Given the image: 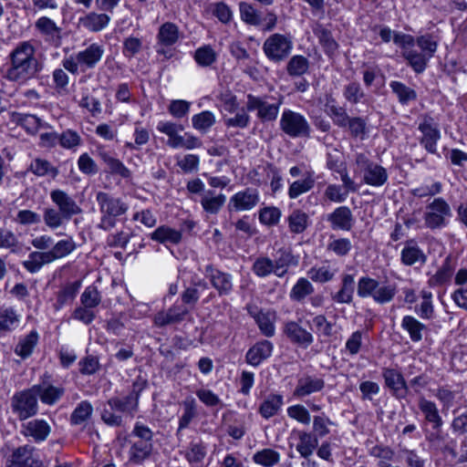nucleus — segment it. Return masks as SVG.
<instances>
[{
  "label": "nucleus",
  "instance_id": "a211bd4d",
  "mask_svg": "<svg viewBox=\"0 0 467 467\" xmlns=\"http://www.w3.org/2000/svg\"><path fill=\"white\" fill-rule=\"evenodd\" d=\"M275 270V276L283 277L288 269L298 265V257L289 248L278 249L272 259Z\"/></svg>",
  "mask_w": 467,
  "mask_h": 467
},
{
  "label": "nucleus",
  "instance_id": "e2e57ef3",
  "mask_svg": "<svg viewBox=\"0 0 467 467\" xmlns=\"http://www.w3.org/2000/svg\"><path fill=\"white\" fill-rule=\"evenodd\" d=\"M378 285H379L378 280L368 276H362L358 282V296L362 298L368 296L373 298Z\"/></svg>",
  "mask_w": 467,
  "mask_h": 467
},
{
  "label": "nucleus",
  "instance_id": "37998d69",
  "mask_svg": "<svg viewBox=\"0 0 467 467\" xmlns=\"http://www.w3.org/2000/svg\"><path fill=\"white\" fill-rule=\"evenodd\" d=\"M80 286V281L69 283L63 286L57 293V303L55 305L56 309H60L65 305L71 303L75 299Z\"/></svg>",
  "mask_w": 467,
  "mask_h": 467
},
{
  "label": "nucleus",
  "instance_id": "6e6d98bb",
  "mask_svg": "<svg viewBox=\"0 0 467 467\" xmlns=\"http://www.w3.org/2000/svg\"><path fill=\"white\" fill-rule=\"evenodd\" d=\"M327 251L332 252L337 256H346L349 254L352 249V244L349 239L340 237L335 238L330 237V241L327 246Z\"/></svg>",
  "mask_w": 467,
  "mask_h": 467
},
{
  "label": "nucleus",
  "instance_id": "603ef678",
  "mask_svg": "<svg viewBox=\"0 0 467 467\" xmlns=\"http://www.w3.org/2000/svg\"><path fill=\"white\" fill-rule=\"evenodd\" d=\"M309 61L306 57L296 55L290 58L286 66L288 75L292 77H300L307 72Z\"/></svg>",
  "mask_w": 467,
  "mask_h": 467
},
{
  "label": "nucleus",
  "instance_id": "f3484780",
  "mask_svg": "<svg viewBox=\"0 0 467 467\" xmlns=\"http://www.w3.org/2000/svg\"><path fill=\"white\" fill-rule=\"evenodd\" d=\"M205 276L210 280L212 285L218 292L219 296H227L233 290V278L228 273H224L212 265L205 266Z\"/></svg>",
  "mask_w": 467,
  "mask_h": 467
},
{
  "label": "nucleus",
  "instance_id": "4468645a",
  "mask_svg": "<svg viewBox=\"0 0 467 467\" xmlns=\"http://www.w3.org/2000/svg\"><path fill=\"white\" fill-rule=\"evenodd\" d=\"M175 25L167 22L159 29L157 35L156 52L162 56L163 59H169L173 57L175 52Z\"/></svg>",
  "mask_w": 467,
  "mask_h": 467
},
{
  "label": "nucleus",
  "instance_id": "49530a36",
  "mask_svg": "<svg viewBox=\"0 0 467 467\" xmlns=\"http://www.w3.org/2000/svg\"><path fill=\"white\" fill-rule=\"evenodd\" d=\"M326 108L327 115L331 118L336 126L339 128H347L351 117L348 116L346 109L336 105L333 100L331 102H327Z\"/></svg>",
  "mask_w": 467,
  "mask_h": 467
},
{
  "label": "nucleus",
  "instance_id": "ea45409f",
  "mask_svg": "<svg viewBox=\"0 0 467 467\" xmlns=\"http://www.w3.org/2000/svg\"><path fill=\"white\" fill-rule=\"evenodd\" d=\"M19 315L11 306L0 307V335L15 329L20 321Z\"/></svg>",
  "mask_w": 467,
  "mask_h": 467
},
{
  "label": "nucleus",
  "instance_id": "c9c22d12",
  "mask_svg": "<svg viewBox=\"0 0 467 467\" xmlns=\"http://www.w3.org/2000/svg\"><path fill=\"white\" fill-rule=\"evenodd\" d=\"M24 434L32 437L36 441H45L51 431L49 424L44 420H32L24 425Z\"/></svg>",
  "mask_w": 467,
  "mask_h": 467
},
{
  "label": "nucleus",
  "instance_id": "f704fd0d",
  "mask_svg": "<svg viewBox=\"0 0 467 467\" xmlns=\"http://www.w3.org/2000/svg\"><path fill=\"white\" fill-rule=\"evenodd\" d=\"M454 272V265L451 257H446L442 265L435 274L430 276L428 284L430 286H442L449 284Z\"/></svg>",
  "mask_w": 467,
  "mask_h": 467
},
{
  "label": "nucleus",
  "instance_id": "bf43d9fd",
  "mask_svg": "<svg viewBox=\"0 0 467 467\" xmlns=\"http://www.w3.org/2000/svg\"><path fill=\"white\" fill-rule=\"evenodd\" d=\"M150 238L156 242L161 243L166 245L167 248H170L169 244H175V231L167 226H160L158 227L151 234ZM171 254H172V251Z\"/></svg>",
  "mask_w": 467,
  "mask_h": 467
},
{
  "label": "nucleus",
  "instance_id": "6ab92c4d",
  "mask_svg": "<svg viewBox=\"0 0 467 467\" xmlns=\"http://www.w3.org/2000/svg\"><path fill=\"white\" fill-rule=\"evenodd\" d=\"M32 388L36 398L38 397L42 403L49 406L56 404L65 393L64 388L54 386L47 381L34 385Z\"/></svg>",
  "mask_w": 467,
  "mask_h": 467
},
{
  "label": "nucleus",
  "instance_id": "79ce46f5",
  "mask_svg": "<svg viewBox=\"0 0 467 467\" xmlns=\"http://www.w3.org/2000/svg\"><path fill=\"white\" fill-rule=\"evenodd\" d=\"M38 338V333L36 330H32L29 334L20 338L16 346L15 353L22 358H28L36 346Z\"/></svg>",
  "mask_w": 467,
  "mask_h": 467
},
{
  "label": "nucleus",
  "instance_id": "bb28decb",
  "mask_svg": "<svg viewBox=\"0 0 467 467\" xmlns=\"http://www.w3.org/2000/svg\"><path fill=\"white\" fill-rule=\"evenodd\" d=\"M454 283L459 286L452 294L451 299L455 305L467 312V269L461 268L457 271Z\"/></svg>",
  "mask_w": 467,
  "mask_h": 467
},
{
  "label": "nucleus",
  "instance_id": "5fc2aeb1",
  "mask_svg": "<svg viewBox=\"0 0 467 467\" xmlns=\"http://www.w3.org/2000/svg\"><path fill=\"white\" fill-rule=\"evenodd\" d=\"M315 186V179L312 175H308L304 180L294 182L288 189V196L290 199H296L299 195L312 190Z\"/></svg>",
  "mask_w": 467,
  "mask_h": 467
},
{
  "label": "nucleus",
  "instance_id": "f03ea898",
  "mask_svg": "<svg viewBox=\"0 0 467 467\" xmlns=\"http://www.w3.org/2000/svg\"><path fill=\"white\" fill-rule=\"evenodd\" d=\"M76 248L77 244L72 237L62 239L53 243L52 248L47 252H31L22 265L27 272L35 274L44 265L67 256Z\"/></svg>",
  "mask_w": 467,
  "mask_h": 467
},
{
  "label": "nucleus",
  "instance_id": "b1692460",
  "mask_svg": "<svg viewBox=\"0 0 467 467\" xmlns=\"http://www.w3.org/2000/svg\"><path fill=\"white\" fill-rule=\"evenodd\" d=\"M327 221L333 230L349 231L354 224V217L351 210L348 206H339L336 208L327 216Z\"/></svg>",
  "mask_w": 467,
  "mask_h": 467
},
{
  "label": "nucleus",
  "instance_id": "393cba45",
  "mask_svg": "<svg viewBox=\"0 0 467 467\" xmlns=\"http://www.w3.org/2000/svg\"><path fill=\"white\" fill-rule=\"evenodd\" d=\"M273 348V344L268 340L255 343L246 353V362L254 367L259 366L272 355Z\"/></svg>",
  "mask_w": 467,
  "mask_h": 467
},
{
  "label": "nucleus",
  "instance_id": "72a5a7b5",
  "mask_svg": "<svg viewBox=\"0 0 467 467\" xmlns=\"http://www.w3.org/2000/svg\"><path fill=\"white\" fill-rule=\"evenodd\" d=\"M283 405L284 397L281 394L271 393L263 400L258 412L264 419L268 420L278 414Z\"/></svg>",
  "mask_w": 467,
  "mask_h": 467
},
{
  "label": "nucleus",
  "instance_id": "a19ab883",
  "mask_svg": "<svg viewBox=\"0 0 467 467\" xmlns=\"http://www.w3.org/2000/svg\"><path fill=\"white\" fill-rule=\"evenodd\" d=\"M401 327L408 332L412 342H419L423 337L426 326L412 316H405L401 321Z\"/></svg>",
  "mask_w": 467,
  "mask_h": 467
},
{
  "label": "nucleus",
  "instance_id": "338daca9",
  "mask_svg": "<svg viewBox=\"0 0 467 467\" xmlns=\"http://www.w3.org/2000/svg\"><path fill=\"white\" fill-rule=\"evenodd\" d=\"M307 275L312 281L323 284L334 278L335 271L329 266L312 267L308 270Z\"/></svg>",
  "mask_w": 467,
  "mask_h": 467
},
{
  "label": "nucleus",
  "instance_id": "0eeeda50",
  "mask_svg": "<svg viewBox=\"0 0 467 467\" xmlns=\"http://www.w3.org/2000/svg\"><path fill=\"white\" fill-rule=\"evenodd\" d=\"M293 49L291 37L275 33L269 36L263 44V51L265 57L274 63L285 60Z\"/></svg>",
  "mask_w": 467,
  "mask_h": 467
},
{
  "label": "nucleus",
  "instance_id": "a878e982",
  "mask_svg": "<svg viewBox=\"0 0 467 467\" xmlns=\"http://www.w3.org/2000/svg\"><path fill=\"white\" fill-rule=\"evenodd\" d=\"M418 406L420 410L424 415L425 420L431 423L432 430L440 431L443 425V420L440 415V411L436 403L427 400L424 397H420L419 399Z\"/></svg>",
  "mask_w": 467,
  "mask_h": 467
},
{
  "label": "nucleus",
  "instance_id": "5701e85b",
  "mask_svg": "<svg viewBox=\"0 0 467 467\" xmlns=\"http://www.w3.org/2000/svg\"><path fill=\"white\" fill-rule=\"evenodd\" d=\"M9 121L16 126H21L28 134H36L41 128L47 127L38 117L32 114H24L16 111L8 113Z\"/></svg>",
  "mask_w": 467,
  "mask_h": 467
},
{
  "label": "nucleus",
  "instance_id": "f257e3e1",
  "mask_svg": "<svg viewBox=\"0 0 467 467\" xmlns=\"http://www.w3.org/2000/svg\"><path fill=\"white\" fill-rule=\"evenodd\" d=\"M36 49L30 41L19 43L9 54L5 78L24 84L42 70L43 65L36 57Z\"/></svg>",
  "mask_w": 467,
  "mask_h": 467
},
{
  "label": "nucleus",
  "instance_id": "cd10ccee",
  "mask_svg": "<svg viewBox=\"0 0 467 467\" xmlns=\"http://www.w3.org/2000/svg\"><path fill=\"white\" fill-rule=\"evenodd\" d=\"M324 387L325 381L322 379L306 376L298 379L293 394L295 397L304 398L322 390Z\"/></svg>",
  "mask_w": 467,
  "mask_h": 467
},
{
  "label": "nucleus",
  "instance_id": "864d4df0",
  "mask_svg": "<svg viewBox=\"0 0 467 467\" xmlns=\"http://www.w3.org/2000/svg\"><path fill=\"white\" fill-rule=\"evenodd\" d=\"M241 19L251 26H259L261 24L260 12L254 7L252 4L241 2L239 4Z\"/></svg>",
  "mask_w": 467,
  "mask_h": 467
},
{
  "label": "nucleus",
  "instance_id": "ddd939ff",
  "mask_svg": "<svg viewBox=\"0 0 467 467\" xmlns=\"http://www.w3.org/2000/svg\"><path fill=\"white\" fill-rule=\"evenodd\" d=\"M260 202L259 192L255 188H245L234 193L229 200L228 210L234 212L251 211Z\"/></svg>",
  "mask_w": 467,
  "mask_h": 467
},
{
  "label": "nucleus",
  "instance_id": "dca6fc26",
  "mask_svg": "<svg viewBox=\"0 0 467 467\" xmlns=\"http://www.w3.org/2000/svg\"><path fill=\"white\" fill-rule=\"evenodd\" d=\"M36 29L44 37V39L55 47H58L62 43V28L55 21L47 16L39 17L35 23Z\"/></svg>",
  "mask_w": 467,
  "mask_h": 467
},
{
  "label": "nucleus",
  "instance_id": "a18cd8bd",
  "mask_svg": "<svg viewBox=\"0 0 467 467\" xmlns=\"http://www.w3.org/2000/svg\"><path fill=\"white\" fill-rule=\"evenodd\" d=\"M280 453L270 448L258 451L253 455L254 462L264 467H273L280 462Z\"/></svg>",
  "mask_w": 467,
  "mask_h": 467
},
{
  "label": "nucleus",
  "instance_id": "9d476101",
  "mask_svg": "<svg viewBox=\"0 0 467 467\" xmlns=\"http://www.w3.org/2000/svg\"><path fill=\"white\" fill-rule=\"evenodd\" d=\"M11 408L20 420H26L37 413L38 404L33 388L16 392L11 399Z\"/></svg>",
  "mask_w": 467,
  "mask_h": 467
},
{
  "label": "nucleus",
  "instance_id": "8fccbe9b",
  "mask_svg": "<svg viewBox=\"0 0 467 467\" xmlns=\"http://www.w3.org/2000/svg\"><path fill=\"white\" fill-rule=\"evenodd\" d=\"M290 232L294 234L303 233L308 224V215L299 210H294L287 218Z\"/></svg>",
  "mask_w": 467,
  "mask_h": 467
},
{
  "label": "nucleus",
  "instance_id": "6e6552de",
  "mask_svg": "<svg viewBox=\"0 0 467 467\" xmlns=\"http://www.w3.org/2000/svg\"><path fill=\"white\" fill-rule=\"evenodd\" d=\"M451 215L450 204L443 198L438 197L427 204L423 217L426 227L433 230L444 227Z\"/></svg>",
  "mask_w": 467,
  "mask_h": 467
},
{
  "label": "nucleus",
  "instance_id": "0e129e2a",
  "mask_svg": "<svg viewBox=\"0 0 467 467\" xmlns=\"http://www.w3.org/2000/svg\"><path fill=\"white\" fill-rule=\"evenodd\" d=\"M397 294V288L395 285H378L373 300L380 305L389 303L393 300Z\"/></svg>",
  "mask_w": 467,
  "mask_h": 467
},
{
  "label": "nucleus",
  "instance_id": "2f4dec72",
  "mask_svg": "<svg viewBox=\"0 0 467 467\" xmlns=\"http://www.w3.org/2000/svg\"><path fill=\"white\" fill-rule=\"evenodd\" d=\"M110 17L106 13L89 12L79 18V24L91 32H99L109 24Z\"/></svg>",
  "mask_w": 467,
  "mask_h": 467
},
{
  "label": "nucleus",
  "instance_id": "f8f14e48",
  "mask_svg": "<svg viewBox=\"0 0 467 467\" xmlns=\"http://www.w3.org/2000/svg\"><path fill=\"white\" fill-rule=\"evenodd\" d=\"M418 129L422 134L420 144L428 152L436 153L437 142L441 139L438 123L431 116L425 114L421 116Z\"/></svg>",
  "mask_w": 467,
  "mask_h": 467
},
{
  "label": "nucleus",
  "instance_id": "de8ad7c7",
  "mask_svg": "<svg viewBox=\"0 0 467 467\" xmlns=\"http://www.w3.org/2000/svg\"><path fill=\"white\" fill-rule=\"evenodd\" d=\"M253 273L258 277H266L270 275H275V270L272 258L266 255H260L254 259L252 265Z\"/></svg>",
  "mask_w": 467,
  "mask_h": 467
},
{
  "label": "nucleus",
  "instance_id": "c03bdc74",
  "mask_svg": "<svg viewBox=\"0 0 467 467\" xmlns=\"http://www.w3.org/2000/svg\"><path fill=\"white\" fill-rule=\"evenodd\" d=\"M389 88L397 96L398 100L401 105H407L410 101H415L417 99L416 91L400 81H391L389 83Z\"/></svg>",
  "mask_w": 467,
  "mask_h": 467
},
{
  "label": "nucleus",
  "instance_id": "7ed1b4c3",
  "mask_svg": "<svg viewBox=\"0 0 467 467\" xmlns=\"http://www.w3.org/2000/svg\"><path fill=\"white\" fill-rule=\"evenodd\" d=\"M96 201L99 208L100 221L98 228L110 231L117 224L118 218L129 211V204L122 199L99 191L96 193Z\"/></svg>",
  "mask_w": 467,
  "mask_h": 467
},
{
  "label": "nucleus",
  "instance_id": "1a4fd4ad",
  "mask_svg": "<svg viewBox=\"0 0 467 467\" xmlns=\"http://www.w3.org/2000/svg\"><path fill=\"white\" fill-rule=\"evenodd\" d=\"M280 129L291 138L309 137L311 131L306 119L291 109L283 111L280 119Z\"/></svg>",
  "mask_w": 467,
  "mask_h": 467
},
{
  "label": "nucleus",
  "instance_id": "69168bd1",
  "mask_svg": "<svg viewBox=\"0 0 467 467\" xmlns=\"http://www.w3.org/2000/svg\"><path fill=\"white\" fill-rule=\"evenodd\" d=\"M347 127L352 137L359 138L360 140H364L367 137V122L363 118L351 117Z\"/></svg>",
  "mask_w": 467,
  "mask_h": 467
},
{
  "label": "nucleus",
  "instance_id": "aec40b11",
  "mask_svg": "<svg viewBox=\"0 0 467 467\" xmlns=\"http://www.w3.org/2000/svg\"><path fill=\"white\" fill-rule=\"evenodd\" d=\"M382 376L393 396L397 399H404L407 397L409 389L400 372L393 368H386L383 370Z\"/></svg>",
  "mask_w": 467,
  "mask_h": 467
},
{
  "label": "nucleus",
  "instance_id": "052dcab7",
  "mask_svg": "<svg viewBox=\"0 0 467 467\" xmlns=\"http://www.w3.org/2000/svg\"><path fill=\"white\" fill-rule=\"evenodd\" d=\"M194 58L199 66L209 67L216 61L217 54L212 47L203 46L196 49Z\"/></svg>",
  "mask_w": 467,
  "mask_h": 467
},
{
  "label": "nucleus",
  "instance_id": "13d9d810",
  "mask_svg": "<svg viewBox=\"0 0 467 467\" xmlns=\"http://www.w3.org/2000/svg\"><path fill=\"white\" fill-rule=\"evenodd\" d=\"M82 306L93 310L101 303V295L95 285H89L85 288L80 296Z\"/></svg>",
  "mask_w": 467,
  "mask_h": 467
},
{
  "label": "nucleus",
  "instance_id": "680f3d73",
  "mask_svg": "<svg viewBox=\"0 0 467 467\" xmlns=\"http://www.w3.org/2000/svg\"><path fill=\"white\" fill-rule=\"evenodd\" d=\"M192 121L195 130L206 132L215 123V117L211 111L205 110L194 115Z\"/></svg>",
  "mask_w": 467,
  "mask_h": 467
},
{
  "label": "nucleus",
  "instance_id": "20e7f679",
  "mask_svg": "<svg viewBox=\"0 0 467 467\" xmlns=\"http://www.w3.org/2000/svg\"><path fill=\"white\" fill-rule=\"evenodd\" d=\"M103 46L92 43L84 49L62 60L63 67L73 75L93 69L100 62L104 55Z\"/></svg>",
  "mask_w": 467,
  "mask_h": 467
},
{
  "label": "nucleus",
  "instance_id": "3c124183",
  "mask_svg": "<svg viewBox=\"0 0 467 467\" xmlns=\"http://www.w3.org/2000/svg\"><path fill=\"white\" fill-rule=\"evenodd\" d=\"M93 407L88 400L78 404L70 416V422L73 425H79L87 421L92 415Z\"/></svg>",
  "mask_w": 467,
  "mask_h": 467
},
{
  "label": "nucleus",
  "instance_id": "e433bc0d",
  "mask_svg": "<svg viewBox=\"0 0 467 467\" xmlns=\"http://www.w3.org/2000/svg\"><path fill=\"white\" fill-rule=\"evenodd\" d=\"M226 202V196L223 193L216 194L214 191L205 192L201 200V205L205 213L209 214H217L223 207Z\"/></svg>",
  "mask_w": 467,
  "mask_h": 467
},
{
  "label": "nucleus",
  "instance_id": "412c9836",
  "mask_svg": "<svg viewBox=\"0 0 467 467\" xmlns=\"http://www.w3.org/2000/svg\"><path fill=\"white\" fill-rule=\"evenodd\" d=\"M34 447L25 445L16 448L6 461V467H38L33 457Z\"/></svg>",
  "mask_w": 467,
  "mask_h": 467
},
{
  "label": "nucleus",
  "instance_id": "4be33fe9",
  "mask_svg": "<svg viewBox=\"0 0 467 467\" xmlns=\"http://www.w3.org/2000/svg\"><path fill=\"white\" fill-rule=\"evenodd\" d=\"M284 332L288 339L301 348H308L314 341L313 335L295 321L285 325Z\"/></svg>",
  "mask_w": 467,
  "mask_h": 467
},
{
  "label": "nucleus",
  "instance_id": "4d7b16f0",
  "mask_svg": "<svg viewBox=\"0 0 467 467\" xmlns=\"http://www.w3.org/2000/svg\"><path fill=\"white\" fill-rule=\"evenodd\" d=\"M314 292L312 284L304 277L297 280L290 292V297L296 301H302Z\"/></svg>",
  "mask_w": 467,
  "mask_h": 467
},
{
  "label": "nucleus",
  "instance_id": "09e8293b",
  "mask_svg": "<svg viewBox=\"0 0 467 467\" xmlns=\"http://www.w3.org/2000/svg\"><path fill=\"white\" fill-rule=\"evenodd\" d=\"M403 57L416 73L423 72L427 67L428 60L431 58L422 52L420 53L414 49L403 51Z\"/></svg>",
  "mask_w": 467,
  "mask_h": 467
},
{
  "label": "nucleus",
  "instance_id": "58836bf2",
  "mask_svg": "<svg viewBox=\"0 0 467 467\" xmlns=\"http://www.w3.org/2000/svg\"><path fill=\"white\" fill-rule=\"evenodd\" d=\"M250 314L254 318L260 331L265 337H273L275 332V314L271 311H258L256 313L251 312Z\"/></svg>",
  "mask_w": 467,
  "mask_h": 467
},
{
  "label": "nucleus",
  "instance_id": "9b49d317",
  "mask_svg": "<svg viewBox=\"0 0 467 467\" xmlns=\"http://www.w3.org/2000/svg\"><path fill=\"white\" fill-rule=\"evenodd\" d=\"M282 99H280L276 103H268L264 97L254 96L248 94L246 96V110L256 111L257 118L262 122H272L277 119Z\"/></svg>",
  "mask_w": 467,
  "mask_h": 467
},
{
  "label": "nucleus",
  "instance_id": "c756f323",
  "mask_svg": "<svg viewBox=\"0 0 467 467\" xmlns=\"http://www.w3.org/2000/svg\"><path fill=\"white\" fill-rule=\"evenodd\" d=\"M294 432L298 439V442L296 446V451L301 457L312 456L318 446L317 437L314 433L304 430L294 431Z\"/></svg>",
  "mask_w": 467,
  "mask_h": 467
},
{
  "label": "nucleus",
  "instance_id": "2eb2a0df",
  "mask_svg": "<svg viewBox=\"0 0 467 467\" xmlns=\"http://www.w3.org/2000/svg\"><path fill=\"white\" fill-rule=\"evenodd\" d=\"M52 202L57 205V210L69 221L73 216L82 213L81 207L76 201L62 190H54L50 193Z\"/></svg>",
  "mask_w": 467,
  "mask_h": 467
},
{
  "label": "nucleus",
  "instance_id": "c85d7f7f",
  "mask_svg": "<svg viewBox=\"0 0 467 467\" xmlns=\"http://www.w3.org/2000/svg\"><path fill=\"white\" fill-rule=\"evenodd\" d=\"M400 260L404 265L410 266L415 264H425L427 256L414 240H410L406 242L401 251Z\"/></svg>",
  "mask_w": 467,
  "mask_h": 467
},
{
  "label": "nucleus",
  "instance_id": "39448f33",
  "mask_svg": "<svg viewBox=\"0 0 467 467\" xmlns=\"http://www.w3.org/2000/svg\"><path fill=\"white\" fill-rule=\"evenodd\" d=\"M355 172L362 174V182L373 187L383 186L389 179L387 170L381 165L372 161L366 153H358L355 156Z\"/></svg>",
  "mask_w": 467,
  "mask_h": 467
},
{
  "label": "nucleus",
  "instance_id": "774afa93",
  "mask_svg": "<svg viewBox=\"0 0 467 467\" xmlns=\"http://www.w3.org/2000/svg\"><path fill=\"white\" fill-rule=\"evenodd\" d=\"M399 458L404 460L409 467H425L426 460L420 457L415 450L400 448Z\"/></svg>",
  "mask_w": 467,
  "mask_h": 467
},
{
  "label": "nucleus",
  "instance_id": "473e14b6",
  "mask_svg": "<svg viewBox=\"0 0 467 467\" xmlns=\"http://www.w3.org/2000/svg\"><path fill=\"white\" fill-rule=\"evenodd\" d=\"M98 155L100 160L107 165L108 171L113 175H119L123 179H129L131 171L119 159L114 158L105 150H99Z\"/></svg>",
  "mask_w": 467,
  "mask_h": 467
},
{
  "label": "nucleus",
  "instance_id": "4c0bfd02",
  "mask_svg": "<svg viewBox=\"0 0 467 467\" xmlns=\"http://www.w3.org/2000/svg\"><path fill=\"white\" fill-rule=\"evenodd\" d=\"M313 32L318 38V41L326 54L328 56L334 55L338 48V44L334 39L331 31L326 28L323 25L317 23L313 27Z\"/></svg>",
  "mask_w": 467,
  "mask_h": 467
},
{
  "label": "nucleus",
  "instance_id": "423d86ee",
  "mask_svg": "<svg viewBox=\"0 0 467 467\" xmlns=\"http://www.w3.org/2000/svg\"><path fill=\"white\" fill-rule=\"evenodd\" d=\"M136 401L130 398L113 397L109 399L101 411V420L109 426L119 427L123 424L121 413L133 417L137 410Z\"/></svg>",
  "mask_w": 467,
  "mask_h": 467
},
{
  "label": "nucleus",
  "instance_id": "7c9ffc66",
  "mask_svg": "<svg viewBox=\"0 0 467 467\" xmlns=\"http://www.w3.org/2000/svg\"><path fill=\"white\" fill-rule=\"evenodd\" d=\"M355 290V275L344 274L341 278L340 289L331 296L332 299L338 304H350L353 300Z\"/></svg>",
  "mask_w": 467,
  "mask_h": 467
}]
</instances>
